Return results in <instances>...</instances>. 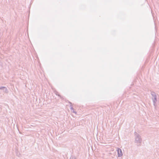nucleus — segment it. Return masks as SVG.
<instances>
[{
    "mask_svg": "<svg viewBox=\"0 0 159 159\" xmlns=\"http://www.w3.org/2000/svg\"><path fill=\"white\" fill-rule=\"evenodd\" d=\"M118 154L119 156H121L122 155V152L120 149L118 148L117 150Z\"/></svg>",
    "mask_w": 159,
    "mask_h": 159,
    "instance_id": "1",
    "label": "nucleus"
}]
</instances>
